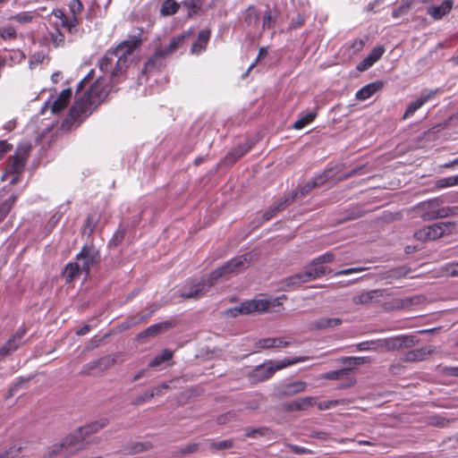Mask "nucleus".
Wrapping results in <instances>:
<instances>
[{
    "mask_svg": "<svg viewBox=\"0 0 458 458\" xmlns=\"http://www.w3.org/2000/svg\"><path fill=\"white\" fill-rule=\"evenodd\" d=\"M108 95L107 87L97 80L79 97L71 107L62 127L68 131L77 128Z\"/></svg>",
    "mask_w": 458,
    "mask_h": 458,
    "instance_id": "f257e3e1",
    "label": "nucleus"
},
{
    "mask_svg": "<svg viewBox=\"0 0 458 458\" xmlns=\"http://www.w3.org/2000/svg\"><path fill=\"white\" fill-rule=\"evenodd\" d=\"M252 254L250 252L242 254L225 263L222 267L212 271L207 279H202L192 285L190 291L183 289L181 292V296L183 299H199L213 286V284L220 278L228 279L229 277L237 275L246 268L251 263Z\"/></svg>",
    "mask_w": 458,
    "mask_h": 458,
    "instance_id": "f03ea898",
    "label": "nucleus"
},
{
    "mask_svg": "<svg viewBox=\"0 0 458 458\" xmlns=\"http://www.w3.org/2000/svg\"><path fill=\"white\" fill-rule=\"evenodd\" d=\"M141 43L140 38L132 37L120 43L116 47L108 49L99 60L98 65L102 72L111 71V80L121 75L129 66V56Z\"/></svg>",
    "mask_w": 458,
    "mask_h": 458,
    "instance_id": "7ed1b4c3",
    "label": "nucleus"
},
{
    "mask_svg": "<svg viewBox=\"0 0 458 458\" xmlns=\"http://www.w3.org/2000/svg\"><path fill=\"white\" fill-rule=\"evenodd\" d=\"M308 359L307 356H302L294 359L285 358L283 360H268L253 369L249 374V378L255 384L263 382L269 379L276 371L295 363L305 361Z\"/></svg>",
    "mask_w": 458,
    "mask_h": 458,
    "instance_id": "20e7f679",
    "label": "nucleus"
},
{
    "mask_svg": "<svg viewBox=\"0 0 458 458\" xmlns=\"http://www.w3.org/2000/svg\"><path fill=\"white\" fill-rule=\"evenodd\" d=\"M107 424L108 420L103 418L99 420L81 427L75 432L67 436L63 440L61 446L63 448H65L67 451H72V449L79 450L81 448L82 442L85 440L87 437L93 433H96L100 428L106 427Z\"/></svg>",
    "mask_w": 458,
    "mask_h": 458,
    "instance_id": "39448f33",
    "label": "nucleus"
},
{
    "mask_svg": "<svg viewBox=\"0 0 458 458\" xmlns=\"http://www.w3.org/2000/svg\"><path fill=\"white\" fill-rule=\"evenodd\" d=\"M420 342L416 335H397L394 337L374 340L375 351L393 352L408 349L415 346Z\"/></svg>",
    "mask_w": 458,
    "mask_h": 458,
    "instance_id": "423d86ee",
    "label": "nucleus"
},
{
    "mask_svg": "<svg viewBox=\"0 0 458 458\" xmlns=\"http://www.w3.org/2000/svg\"><path fill=\"white\" fill-rule=\"evenodd\" d=\"M455 225V222L435 223L415 232L414 238L422 242L434 241L449 234Z\"/></svg>",
    "mask_w": 458,
    "mask_h": 458,
    "instance_id": "0eeeda50",
    "label": "nucleus"
},
{
    "mask_svg": "<svg viewBox=\"0 0 458 458\" xmlns=\"http://www.w3.org/2000/svg\"><path fill=\"white\" fill-rule=\"evenodd\" d=\"M76 259L78 261H82L81 265V272H83L87 277L89 276L90 270L99 265L101 259L99 250L96 249L95 246L85 245L77 254Z\"/></svg>",
    "mask_w": 458,
    "mask_h": 458,
    "instance_id": "6e6552de",
    "label": "nucleus"
},
{
    "mask_svg": "<svg viewBox=\"0 0 458 458\" xmlns=\"http://www.w3.org/2000/svg\"><path fill=\"white\" fill-rule=\"evenodd\" d=\"M270 307L271 302L267 300H251L242 302L238 307L228 309L225 312L228 316L235 318L241 314L267 311Z\"/></svg>",
    "mask_w": 458,
    "mask_h": 458,
    "instance_id": "1a4fd4ad",
    "label": "nucleus"
},
{
    "mask_svg": "<svg viewBox=\"0 0 458 458\" xmlns=\"http://www.w3.org/2000/svg\"><path fill=\"white\" fill-rule=\"evenodd\" d=\"M340 171L341 165H336L335 167L324 171L321 174L316 176L314 179L305 183L300 189V191H297L299 192V198L306 196L314 188L320 186L324 184L326 182L331 180L334 177V175Z\"/></svg>",
    "mask_w": 458,
    "mask_h": 458,
    "instance_id": "9d476101",
    "label": "nucleus"
},
{
    "mask_svg": "<svg viewBox=\"0 0 458 458\" xmlns=\"http://www.w3.org/2000/svg\"><path fill=\"white\" fill-rule=\"evenodd\" d=\"M331 272L330 268L317 263L314 259L301 271L302 278H304L306 283L320 278Z\"/></svg>",
    "mask_w": 458,
    "mask_h": 458,
    "instance_id": "9b49d317",
    "label": "nucleus"
},
{
    "mask_svg": "<svg viewBox=\"0 0 458 458\" xmlns=\"http://www.w3.org/2000/svg\"><path fill=\"white\" fill-rule=\"evenodd\" d=\"M26 334L25 328H20L8 341L0 348V360L5 359L12 352L16 351L22 344Z\"/></svg>",
    "mask_w": 458,
    "mask_h": 458,
    "instance_id": "f8f14e48",
    "label": "nucleus"
},
{
    "mask_svg": "<svg viewBox=\"0 0 458 458\" xmlns=\"http://www.w3.org/2000/svg\"><path fill=\"white\" fill-rule=\"evenodd\" d=\"M391 293L386 289H375L368 292H362L354 295L352 299L355 305H366L372 301H377L379 298L390 296Z\"/></svg>",
    "mask_w": 458,
    "mask_h": 458,
    "instance_id": "ddd939ff",
    "label": "nucleus"
},
{
    "mask_svg": "<svg viewBox=\"0 0 458 458\" xmlns=\"http://www.w3.org/2000/svg\"><path fill=\"white\" fill-rule=\"evenodd\" d=\"M434 351L435 347L433 346H423L404 352L401 360L405 362L421 361L426 360Z\"/></svg>",
    "mask_w": 458,
    "mask_h": 458,
    "instance_id": "4468645a",
    "label": "nucleus"
},
{
    "mask_svg": "<svg viewBox=\"0 0 458 458\" xmlns=\"http://www.w3.org/2000/svg\"><path fill=\"white\" fill-rule=\"evenodd\" d=\"M188 33H182L171 38L167 46L159 47L157 49L166 58L175 53L178 49L182 47L185 44Z\"/></svg>",
    "mask_w": 458,
    "mask_h": 458,
    "instance_id": "2eb2a0df",
    "label": "nucleus"
},
{
    "mask_svg": "<svg viewBox=\"0 0 458 458\" xmlns=\"http://www.w3.org/2000/svg\"><path fill=\"white\" fill-rule=\"evenodd\" d=\"M307 383L304 381H295L287 384L280 385L276 392L280 396H292L296 394L301 393L305 390Z\"/></svg>",
    "mask_w": 458,
    "mask_h": 458,
    "instance_id": "dca6fc26",
    "label": "nucleus"
},
{
    "mask_svg": "<svg viewBox=\"0 0 458 458\" xmlns=\"http://www.w3.org/2000/svg\"><path fill=\"white\" fill-rule=\"evenodd\" d=\"M410 271L411 269L406 267H398L379 273L377 277L379 280H385L388 284H391L394 280L406 276Z\"/></svg>",
    "mask_w": 458,
    "mask_h": 458,
    "instance_id": "f3484780",
    "label": "nucleus"
},
{
    "mask_svg": "<svg viewBox=\"0 0 458 458\" xmlns=\"http://www.w3.org/2000/svg\"><path fill=\"white\" fill-rule=\"evenodd\" d=\"M343 320L339 318H319L310 324V330L333 329L341 326Z\"/></svg>",
    "mask_w": 458,
    "mask_h": 458,
    "instance_id": "a211bd4d",
    "label": "nucleus"
},
{
    "mask_svg": "<svg viewBox=\"0 0 458 458\" xmlns=\"http://www.w3.org/2000/svg\"><path fill=\"white\" fill-rule=\"evenodd\" d=\"M25 164L23 161L11 156L7 159L5 172L6 174H13V178L11 182L13 184L16 183L18 181L19 174L23 171Z\"/></svg>",
    "mask_w": 458,
    "mask_h": 458,
    "instance_id": "6ab92c4d",
    "label": "nucleus"
},
{
    "mask_svg": "<svg viewBox=\"0 0 458 458\" xmlns=\"http://www.w3.org/2000/svg\"><path fill=\"white\" fill-rule=\"evenodd\" d=\"M174 322L172 321H165L161 323H157L148 327L147 329L138 334V338H146L152 337L157 335L160 333H163L169 328L174 327Z\"/></svg>",
    "mask_w": 458,
    "mask_h": 458,
    "instance_id": "aec40b11",
    "label": "nucleus"
},
{
    "mask_svg": "<svg viewBox=\"0 0 458 458\" xmlns=\"http://www.w3.org/2000/svg\"><path fill=\"white\" fill-rule=\"evenodd\" d=\"M72 97V89H63L59 96L51 103L50 109L53 114H58L62 111L68 104Z\"/></svg>",
    "mask_w": 458,
    "mask_h": 458,
    "instance_id": "412c9836",
    "label": "nucleus"
},
{
    "mask_svg": "<svg viewBox=\"0 0 458 458\" xmlns=\"http://www.w3.org/2000/svg\"><path fill=\"white\" fill-rule=\"evenodd\" d=\"M435 93H436L435 91H430L429 93H428L426 95H421L415 101L411 102L408 105V106L403 115V119L405 120L408 117L411 116L419 108H420L425 103H427L431 98H433Z\"/></svg>",
    "mask_w": 458,
    "mask_h": 458,
    "instance_id": "4be33fe9",
    "label": "nucleus"
},
{
    "mask_svg": "<svg viewBox=\"0 0 458 458\" xmlns=\"http://www.w3.org/2000/svg\"><path fill=\"white\" fill-rule=\"evenodd\" d=\"M165 57L163 54L157 48L155 53L148 59L145 63L143 72H150L155 70H159L163 67V61Z\"/></svg>",
    "mask_w": 458,
    "mask_h": 458,
    "instance_id": "5701e85b",
    "label": "nucleus"
},
{
    "mask_svg": "<svg viewBox=\"0 0 458 458\" xmlns=\"http://www.w3.org/2000/svg\"><path fill=\"white\" fill-rule=\"evenodd\" d=\"M453 8V2L451 0L444 1L438 6H430L428 8V14L435 20H439L450 13Z\"/></svg>",
    "mask_w": 458,
    "mask_h": 458,
    "instance_id": "b1692460",
    "label": "nucleus"
},
{
    "mask_svg": "<svg viewBox=\"0 0 458 458\" xmlns=\"http://www.w3.org/2000/svg\"><path fill=\"white\" fill-rule=\"evenodd\" d=\"M424 301L425 297L423 295H414L402 299H396L394 301V309L401 310L411 308L412 306H416L422 303Z\"/></svg>",
    "mask_w": 458,
    "mask_h": 458,
    "instance_id": "393cba45",
    "label": "nucleus"
},
{
    "mask_svg": "<svg viewBox=\"0 0 458 458\" xmlns=\"http://www.w3.org/2000/svg\"><path fill=\"white\" fill-rule=\"evenodd\" d=\"M382 87H383L382 81H375V82L369 83L357 91L356 98L360 101L366 100L369 98H370L372 95H374Z\"/></svg>",
    "mask_w": 458,
    "mask_h": 458,
    "instance_id": "a878e982",
    "label": "nucleus"
},
{
    "mask_svg": "<svg viewBox=\"0 0 458 458\" xmlns=\"http://www.w3.org/2000/svg\"><path fill=\"white\" fill-rule=\"evenodd\" d=\"M306 283L304 281V278H302V275L300 272L291 276H288L284 279H283L280 283L281 284V289L283 291H291V290H293L297 287H299L301 284H304Z\"/></svg>",
    "mask_w": 458,
    "mask_h": 458,
    "instance_id": "bb28decb",
    "label": "nucleus"
},
{
    "mask_svg": "<svg viewBox=\"0 0 458 458\" xmlns=\"http://www.w3.org/2000/svg\"><path fill=\"white\" fill-rule=\"evenodd\" d=\"M316 403L315 398L313 397H302L298 400L288 403L285 405V409L289 411H301L307 406H311Z\"/></svg>",
    "mask_w": 458,
    "mask_h": 458,
    "instance_id": "cd10ccee",
    "label": "nucleus"
},
{
    "mask_svg": "<svg viewBox=\"0 0 458 458\" xmlns=\"http://www.w3.org/2000/svg\"><path fill=\"white\" fill-rule=\"evenodd\" d=\"M250 148V145H249L248 143L239 145L225 157V162L230 165L233 164L238 159H240L244 154H246Z\"/></svg>",
    "mask_w": 458,
    "mask_h": 458,
    "instance_id": "c85d7f7f",
    "label": "nucleus"
},
{
    "mask_svg": "<svg viewBox=\"0 0 458 458\" xmlns=\"http://www.w3.org/2000/svg\"><path fill=\"white\" fill-rule=\"evenodd\" d=\"M180 6L181 4L175 0H165L161 5L159 13L164 17L173 15L177 13Z\"/></svg>",
    "mask_w": 458,
    "mask_h": 458,
    "instance_id": "c756f323",
    "label": "nucleus"
},
{
    "mask_svg": "<svg viewBox=\"0 0 458 458\" xmlns=\"http://www.w3.org/2000/svg\"><path fill=\"white\" fill-rule=\"evenodd\" d=\"M299 198L298 191H292L288 195H285L277 200H276L273 204L276 208H278V211L281 212L284 210L288 206H290L296 199Z\"/></svg>",
    "mask_w": 458,
    "mask_h": 458,
    "instance_id": "7c9ffc66",
    "label": "nucleus"
},
{
    "mask_svg": "<svg viewBox=\"0 0 458 458\" xmlns=\"http://www.w3.org/2000/svg\"><path fill=\"white\" fill-rule=\"evenodd\" d=\"M81 272V267L77 262H71L65 266L64 276L66 282H72Z\"/></svg>",
    "mask_w": 458,
    "mask_h": 458,
    "instance_id": "2f4dec72",
    "label": "nucleus"
},
{
    "mask_svg": "<svg viewBox=\"0 0 458 458\" xmlns=\"http://www.w3.org/2000/svg\"><path fill=\"white\" fill-rule=\"evenodd\" d=\"M99 217L100 216L96 212L89 214L82 228V234L90 235L94 232Z\"/></svg>",
    "mask_w": 458,
    "mask_h": 458,
    "instance_id": "473e14b6",
    "label": "nucleus"
},
{
    "mask_svg": "<svg viewBox=\"0 0 458 458\" xmlns=\"http://www.w3.org/2000/svg\"><path fill=\"white\" fill-rule=\"evenodd\" d=\"M210 32L208 30H201L198 34L197 42L193 43L191 47L192 53H199L206 47V45L209 39Z\"/></svg>",
    "mask_w": 458,
    "mask_h": 458,
    "instance_id": "72a5a7b5",
    "label": "nucleus"
},
{
    "mask_svg": "<svg viewBox=\"0 0 458 458\" xmlns=\"http://www.w3.org/2000/svg\"><path fill=\"white\" fill-rule=\"evenodd\" d=\"M244 21L250 27H257L259 21V16L253 6H249L246 10Z\"/></svg>",
    "mask_w": 458,
    "mask_h": 458,
    "instance_id": "f704fd0d",
    "label": "nucleus"
},
{
    "mask_svg": "<svg viewBox=\"0 0 458 458\" xmlns=\"http://www.w3.org/2000/svg\"><path fill=\"white\" fill-rule=\"evenodd\" d=\"M31 150V144L30 143H21L20 144L17 148H16V151H15V154L13 155L14 157H17L18 159L23 161L24 163H26L29 156H30V152Z\"/></svg>",
    "mask_w": 458,
    "mask_h": 458,
    "instance_id": "c9c22d12",
    "label": "nucleus"
},
{
    "mask_svg": "<svg viewBox=\"0 0 458 458\" xmlns=\"http://www.w3.org/2000/svg\"><path fill=\"white\" fill-rule=\"evenodd\" d=\"M173 357V352L171 350L165 349L160 353L157 355L148 364L150 368H156L161 365L163 362L171 360Z\"/></svg>",
    "mask_w": 458,
    "mask_h": 458,
    "instance_id": "e433bc0d",
    "label": "nucleus"
},
{
    "mask_svg": "<svg viewBox=\"0 0 458 458\" xmlns=\"http://www.w3.org/2000/svg\"><path fill=\"white\" fill-rule=\"evenodd\" d=\"M116 362V356L115 355H107L104 356L98 360H96V364L98 369H100L102 370L107 369L114 366Z\"/></svg>",
    "mask_w": 458,
    "mask_h": 458,
    "instance_id": "4c0bfd02",
    "label": "nucleus"
},
{
    "mask_svg": "<svg viewBox=\"0 0 458 458\" xmlns=\"http://www.w3.org/2000/svg\"><path fill=\"white\" fill-rule=\"evenodd\" d=\"M316 116H317V112H310V113L305 114L304 116L301 117L293 123V128L296 130H301V129L304 128L306 125H308L311 122H313V120L316 118Z\"/></svg>",
    "mask_w": 458,
    "mask_h": 458,
    "instance_id": "58836bf2",
    "label": "nucleus"
},
{
    "mask_svg": "<svg viewBox=\"0 0 458 458\" xmlns=\"http://www.w3.org/2000/svg\"><path fill=\"white\" fill-rule=\"evenodd\" d=\"M443 203L444 201L441 198H434L419 203L415 208L438 209Z\"/></svg>",
    "mask_w": 458,
    "mask_h": 458,
    "instance_id": "ea45409f",
    "label": "nucleus"
},
{
    "mask_svg": "<svg viewBox=\"0 0 458 458\" xmlns=\"http://www.w3.org/2000/svg\"><path fill=\"white\" fill-rule=\"evenodd\" d=\"M458 215V207H442L437 209V216L439 218H445Z\"/></svg>",
    "mask_w": 458,
    "mask_h": 458,
    "instance_id": "a19ab883",
    "label": "nucleus"
},
{
    "mask_svg": "<svg viewBox=\"0 0 458 458\" xmlns=\"http://www.w3.org/2000/svg\"><path fill=\"white\" fill-rule=\"evenodd\" d=\"M276 20V15L273 13V11L270 9H267L263 15V22H262V29L265 30L267 29H271Z\"/></svg>",
    "mask_w": 458,
    "mask_h": 458,
    "instance_id": "79ce46f5",
    "label": "nucleus"
},
{
    "mask_svg": "<svg viewBox=\"0 0 458 458\" xmlns=\"http://www.w3.org/2000/svg\"><path fill=\"white\" fill-rule=\"evenodd\" d=\"M147 318H148V316L142 315L140 313H139L135 316H131V317L128 318L126 319V321L123 324V327L124 329L132 327L141 323L142 321H144Z\"/></svg>",
    "mask_w": 458,
    "mask_h": 458,
    "instance_id": "37998d69",
    "label": "nucleus"
},
{
    "mask_svg": "<svg viewBox=\"0 0 458 458\" xmlns=\"http://www.w3.org/2000/svg\"><path fill=\"white\" fill-rule=\"evenodd\" d=\"M458 184V175L441 178L437 181L436 186L438 189H443Z\"/></svg>",
    "mask_w": 458,
    "mask_h": 458,
    "instance_id": "c03bdc74",
    "label": "nucleus"
},
{
    "mask_svg": "<svg viewBox=\"0 0 458 458\" xmlns=\"http://www.w3.org/2000/svg\"><path fill=\"white\" fill-rule=\"evenodd\" d=\"M155 396L154 391H147L131 401L133 406H140L149 402Z\"/></svg>",
    "mask_w": 458,
    "mask_h": 458,
    "instance_id": "a18cd8bd",
    "label": "nucleus"
},
{
    "mask_svg": "<svg viewBox=\"0 0 458 458\" xmlns=\"http://www.w3.org/2000/svg\"><path fill=\"white\" fill-rule=\"evenodd\" d=\"M420 213V218L424 222L432 221L437 219V209H428V208H416Z\"/></svg>",
    "mask_w": 458,
    "mask_h": 458,
    "instance_id": "49530a36",
    "label": "nucleus"
},
{
    "mask_svg": "<svg viewBox=\"0 0 458 458\" xmlns=\"http://www.w3.org/2000/svg\"><path fill=\"white\" fill-rule=\"evenodd\" d=\"M124 235V229L118 228L108 243L109 248H115L118 246L123 242Z\"/></svg>",
    "mask_w": 458,
    "mask_h": 458,
    "instance_id": "de8ad7c7",
    "label": "nucleus"
},
{
    "mask_svg": "<svg viewBox=\"0 0 458 458\" xmlns=\"http://www.w3.org/2000/svg\"><path fill=\"white\" fill-rule=\"evenodd\" d=\"M363 215H364V211L360 210L358 208H352L345 211V216L341 220V222L354 220L359 217H361Z\"/></svg>",
    "mask_w": 458,
    "mask_h": 458,
    "instance_id": "09e8293b",
    "label": "nucleus"
},
{
    "mask_svg": "<svg viewBox=\"0 0 458 458\" xmlns=\"http://www.w3.org/2000/svg\"><path fill=\"white\" fill-rule=\"evenodd\" d=\"M15 197H12L0 205V223L4 219L12 208Z\"/></svg>",
    "mask_w": 458,
    "mask_h": 458,
    "instance_id": "8fccbe9b",
    "label": "nucleus"
},
{
    "mask_svg": "<svg viewBox=\"0 0 458 458\" xmlns=\"http://www.w3.org/2000/svg\"><path fill=\"white\" fill-rule=\"evenodd\" d=\"M277 338H263L255 343L257 348L270 349L276 347Z\"/></svg>",
    "mask_w": 458,
    "mask_h": 458,
    "instance_id": "3c124183",
    "label": "nucleus"
},
{
    "mask_svg": "<svg viewBox=\"0 0 458 458\" xmlns=\"http://www.w3.org/2000/svg\"><path fill=\"white\" fill-rule=\"evenodd\" d=\"M233 445V441L232 439H226L220 442H212L210 444V449L212 450H225L230 449Z\"/></svg>",
    "mask_w": 458,
    "mask_h": 458,
    "instance_id": "603ef678",
    "label": "nucleus"
},
{
    "mask_svg": "<svg viewBox=\"0 0 458 458\" xmlns=\"http://www.w3.org/2000/svg\"><path fill=\"white\" fill-rule=\"evenodd\" d=\"M365 40L361 38L355 39L348 47L349 55H357L364 47Z\"/></svg>",
    "mask_w": 458,
    "mask_h": 458,
    "instance_id": "864d4df0",
    "label": "nucleus"
},
{
    "mask_svg": "<svg viewBox=\"0 0 458 458\" xmlns=\"http://www.w3.org/2000/svg\"><path fill=\"white\" fill-rule=\"evenodd\" d=\"M0 36L3 39H14L16 31L13 26H4L0 28Z\"/></svg>",
    "mask_w": 458,
    "mask_h": 458,
    "instance_id": "5fc2aeb1",
    "label": "nucleus"
},
{
    "mask_svg": "<svg viewBox=\"0 0 458 458\" xmlns=\"http://www.w3.org/2000/svg\"><path fill=\"white\" fill-rule=\"evenodd\" d=\"M269 429L266 427H260L257 428H246L245 437H257V436H265Z\"/></svg>",
    "mask_w": 458,
    "mask_h": 458,
    "instance_id": "6e6d98bb",
    "label": "nucleus"
},
{
    "mask_svg": "<svg viewBox=\"0 0 458 458\" xmlns=\"http://www.w3.org/2000/svg\"><path fill=\"white\" fill-rule=\"evenodd\" d=\"M348 372V369H342L338 370L329 371L326 373L323 377L329 380H336L342 377L343 376L347 375Z\"/></svg>",
    "mask_w": 458,
    "mask_h": 458,
    "instance_id": "4d7b16f0",
    "label": "nucleus"
},
{
    "mask_svg": "<svg viewBox=\"0 0 458 458\" xmlns=\"http://www.w3.org/2000/svg\"><path fill=\"white\" fill-rule=\"evenodd\" d=\"M51 42L55 47L64 45V35L60 31V30H56L55 32L51 33Z\"/></svg>",
    "mask_w": 458,
    "mask_h": 458,
    "instance_id": "13d9d810",
    "label": "nucleus"
},
{
    "mask_svg": "<svg viewBox=\"0 0 458 458\" xmlns=\"http://www.w3.org/2000/svg\"><path fill=\"white\" fill-rule=\"evenodd\" d=\"M69 10L72 15L77 16L83 10V4L80 0H71L69 3Z\"/></svg>",
    "mask_w": 458,
    "mask_h": 458,
    "instance_id": "bf43d9fd",
    "label": "nucleus"
},
{
    "mask_svg": "<svg viewBox=\"0 0 458 458\" xmlns=\"http://www.w3.org/2000/svg\"><path fill=\"white\" fill-rule=\"evenodd\" d=\"M317 263L323 266V264L331 263L335 259V254L333 252L327 251L317 258L314 259Z\"/></svg>",
    "mask_w": 458,
    "mask_h": 458,
    "instance_id": "052dcab7",
    "label": "nucleus"
},
{
    "mask_svg": "<svg viewBox=\"0 0 458 458\" xmlns=\"http://www.w3.org/2000/svg\"><path fill=\"white\" fill-rule=\"evenodd\" d=\"M385 52V48L382 46L376 47L368 57L375 64L378 61Z\"/></svg>",
    "mask_w": 458,
    "mask_h": 458,
    "instance_id": "680f3d73",
    "label": "nucleus"
},
{
    "mask_svg": "<svg viewBox=\"0 0 458 458\" xmlns=\"http://www.w3.org/2000/svg\"><path fill=\"white\" fill-rule=\"evenodd\" d=\"M278 208H276L274 204H271L267 209L262 215V222L269 221L278 213Z\"/></svg>",
    "mask_w": 458,
    "mask_h": 458,
    "instance_id": "e2e57ef3",
    "label": "nucleus"
},
{
    "mask_svg": "<svg viewBox=\"0 0 458 458\" xmlns=\"http://www.w3.org/2000/svg\"><path fill=\"white\" fill-rule=\"evenodd\" d=\"M199 448V445L196 443L188 444L185 446L181 447L178 450L180 455H187L195 453Z\"/></svg>",
    "mask_w": 458,
    "mask_h": 458,
    "instance_id": "0e129e2a",
    "label": "nucleus"
},
{
    "mask_svg": "<svg viewBox=\"0 0 458 458\" xmlns=\"http://www.w3.org/2000/svg\"><path fill=\"white\" fill-rule=\"evenodd\" d=\"M151 446L150 443H135L130 447L131 454L141 453L145 450L149 449Z\"/></svg>",
    "mask_w": 458,
    "mask_h": 458,
    "instance_id": "69168bd1",
    "label": "nucleus"
},
{
    "mask_svg": "<svg viewBox=\"0 0 458 458\" xmlns=\"http://www.w3.org/2000/svg\"><path fill=\"white\" fill-rule=\"evenodd\" d=\"M182 5L189 10V15L196 13L200 9V4L193 0H185Z\"/></svg>",
    "mask_w": 458,
    "mask_h": 458,
    "instance_id": "338daca9",
    "label": "nucleus"
},
{
    "mask_svg": "<svg viewBox=\"0 0 458 458\" xmlns=\"http://www.w3.org/2000/svg\"><path fill=\"white\" fill-rule=\"evenodd\" d=\"M21 450V446H12L4 453L0 454V458H14Z\"/></svg>",
    "mask_w": 458,
    "mask_h": 458,
    "instance_id": "774afa93",
    "label": "nucleus"
}]
</instances>
